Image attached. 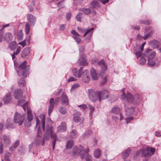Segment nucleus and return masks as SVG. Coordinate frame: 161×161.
I'll use <instances>...</instances> for the list:
<instances>
[{"label":"nucleus","mask_w":161,"mask_h":161,"mask_svg":"<svg viewBox=\"0 0 161 161\" xmlns=\"http://www.w3.org/2000/svg\"><path fill=\"white\" fill-rule=\"evenodd\" d=\"M59 112L62 114H65L67 113V109L64 107L59 108L58 109Z\"/></svg>","instance_id":"nucleus-40"},{"label":"nucleus","mask_w":161,"mask_h":161,"mask_svg":"<svg viewBox=\"0 0 161 161\" xmlns=\"http://www.w3.org/2000/svg\"><path fill=\"white\" fill-rule=\"evenodd\" d=\"M27 62L24 61L19 67V69H21L20 71H18L17 74L19 76H23L26 77L29 72L28 68L26 67Z\"/></svg>","instance_id":"nucleus-5"},{"label":"nucleus","mask_w":161,"mask_h":161,"mask_svg":"<svg viewBox=\"0 0 161 161\" xmlns=\"http://www.w3.org/2000/svg\"><path fill=\"white\" fill-rule=\"evenodd\" d=\"M93 30L94 28H92L86 31V32L83 35L84 36H85L86 35L88 34L86 38V41H89L91 40Z\"/></svg>","instance_id":"nucleus-15"},{"label":"nucleus","mask_w":161,"mask_h":161,"mask_svg":"<svg viewBox=\"0 0 161 161\" xmlns=\"http://www.w3.org/2000/svg\"><path fill=\"white\" fill-rule=\"evenodd\" d=\"M78 61L80 65H86L87 63L85 55L83 53L81 54Z\"/></svg>","instance_id":"nucleus-14"},{"label":"nucleus","mask_w":161,"mask_h":161,"mask_svg":"<svg viewBox=\"0 0 161 161\" xmlns=\"http://www.w3.org/2000/svg\"><path fill=\"white\" fill-rule=\"evenodd\" d=\"M101 151L99 149H97L95 150L94 152V156L96 158H98L100 156Z\"/></svg>","instance_id":"nucleus-37"},{"label":"nucleus","mask_w":161,"mask_h":161,"mask_svg":"<svg viewBox=\"0 0 161 161\" xmlns=\"http://www.w3.org/2000/svg\"><path fill=\"white\" fill-rule=\"evenodd\" d=\"M126 114L128 116L132 115L134 112V109L133 107L126 108Z\"/></svg>","instance_id":"nucleus-29"},{"label":"nucleus","mask_w":161,"mask_h":161,"mask_svg":"<svg viewBox=\"0 0 161 161\" xmlns=\"http://www.w3.org/2000/svg\"><path fill=\"white\" fill-rule=\"evenodd\" d=\"M50 137L53 139L52 141V144L53 148L54 150L57 139V135L56 133H54L53 128L52 126H51L50 128L49 127L48 129H47L46 131L44 136V139L48 141L49 140Z\"/></svg>","instance_id":"nucleus-2"},{"label":"nucleus","mask_w":161,"mask_h":161,"mask_svg":"<svg viewBox=\"0 0 161 161\" xmlns=\"http://www.w3.org/2000/svg\"><path fill=\"white\" fill-rule=\"evenodd\" d=\"M66 123L64 122H62L57 128V131L58 132H64L66 130Z\"/></svg>","instance_id":"nucleus-17"},{"label":"nucleus","mask_w":161,"mask_h":161,"mask_svg":"<svg viewBox=\"0 0 161 161\" xmlns=\"http://www.w3.org/2000/svg\"><path fill=\"white\" fill-rule=\"evenodd\" d=\"M79 86V85L78 84H75L73 85L71 88V90H73L75 89L78 88Z\"/></svg>","instance_id":"nucleus-61"},{"label":"nucleus","mask_w":161,"mask_h":161,"mask_svg":"<svg viewBox=\"0 0 161 161\" xmlns=\"http://www.w3.org/2000/svg\"><path fill=\"white\" fill-rule=\"evenodd\" d=\"M148 64L151 66H154L155 64V62L153 59H148Z\"/></svg>","instance_id":"nucleus-42"},{"label":"nucleus","mask_w":161,"mask_h":161,"mask_svg":"<svg viewBox=\"0 0 161 161\" xmlns=\"http://www.w3.org/2000/svg\"><path fill=\"white\" fill-rule=\"evenodd\" d=\"M71 17V13L70 12L68 13L66 15V18L67 19H69Z\"/></svg>","instance_id":"nucleus-64"},{"label":"nucleus","mask_w":161,"mask_h":161,"mask_svg":"<svg viewBox=\"0 0 161 161\" xmlns=\"http://www.w3.org/2000/svg\"><path fill=\"white\" fill-rule=\"evenodd\" d=\"M89 108L90 110V115H92L93 112L94 111V108L92 106L90 105H89Z\"/></svg>","instance_id":"nucleus-49"},{"label":"nucleus","mask_w":161,"mask_h":161,"mask_svg":"<svg viewBox=\"0 0 161 161\" xmlns=\"http://www.w3.org/2000/svg\"><path fill=\"white\" fill-rule=\"evenodd\" d=\"M27 17L28 20L31 23V25L34 26L36 22V18L31 14H28Z\"/></svg>","instance_id":"nucleus-16"},{"label":"nucleus","mask_w":161,"mask_h":161,"mask_svg":"<svg viewBox=\"0 0 161 161\" xmlns=\"http://www.w3.org/2000/svg\"><path fill=\"white\" fill-rule=\"evenodd\" d=\"M25 101L23 100H18V105L21 106L22 105L24 102Z\"/></svg>","instance_id":"nucleus-63"},{"label":"nucleus","mask_w":161,"mask_h":161,"mask_svg":"<svg viewBox=\"0 0 161 161\" xmlns=\"http://www.w3.org/2000/svg\"><path fill=\"white\" fill-rule=\"evenodd\" d=\"M120 109L117 106L113 107L111 111V112L114 114H117L120 113Z\"/></svg>","instance_id":"nucleus-32"},{"label":"nucleus","mask_w":161,"mask_h":161,"mask_svg":"<svg viewBox=\"0 0 161 161\" xmlns=\"http://www.w3.org/2000/svg\"><path fill=\"white\" fill-rule=\"evenodd\" d=\"M131 152L130 148H128L125 152H123L122 154V157L123 159L126 158L129 155Z\"/></svg>","instance_id":"nucleus-30"},{"label":"nucleus","mask_w":161,"mask_h":161,"mask_svg":"<svg viewBox=\"0 0 161 161\" xmlns=\"http://www.w3.org/2000/svg\"><path fill=\"white\" fill-rule=\"evenodd\" d=\"M98 64L101 66V71L100 72V75L102 76V74H104V72L107 69V67L105 64V62L104 60H102L99 61L98 63Z\"/></svg>","instance_id":"nucleus-13"},{"label":"nucleus","mask_w":161,"mask_h":161,"mask_svg":"<svg viewBox=\"0 0 161 161\" xmlns=\"http://www.w3.org/2000/svg\"><path fill=\"white\" fill-rule=\"evenodd\" d=\"M78 107L80 108H81L85 109L87 108V107L85 104H83L81 105H79Z\"/></svg>","instance_id":"nucleus-59"},{"label":"nucleus","mask_w":161,"mask_h":161,"mask_svg":"<svg viewBox=\"0 0 161 161\" xmlns=\"http://www.w3.org/2000/svg\"><path fill=\"white\" fill-rule=\"evenodd\" d=\"M83 11L84 13L86 14H89L91 12L90 9L89 8H83Z\"/></svg>","instance_id":"nucleus-46"},{"label":"nucleus","mask_w":161,"mask_h":161,"mask_svg":"<svg viewBox=\"0 0 161 161\" xmlns=\"http://www.w3.org/2000/svg\"><path fill=\"white\" fill-rule=\"evenodd\" d=\"M66 27V25L63 24L60 25L59 26V29L60 30H64L65 29Z\"/></svg>","instance_id":"nucleus-60"},{"label":"nucleus","mask_w":161,"mask_h":161,"mask_svg":"<svg viewBox=\"0 0 161 161\" xmlns=\"http://www.w3.org/2000/svg\"><path fill=\"white\" fill-rule=\"evenodd\" d=\"M153 31L151 30L149 33L146 34L143 37V39L144 40H146L149 37H151L153 35Z\"/></svg>","instance_id":"nucleus-41"},{"label":"nucleus","mask_w":161,"mask_h":161,"mask_svg":"<svg viewBox=\"0 0 161 161\" xmlns=\"http://www.w3.org/2000/svg\"><path fill=\"white\" fill-rule=\"evenodd\" d=\"M3 139L4 142L6 145H8L10 143L11 141L8 136L4 135L3 136Z\"/></svg>","instance_id":"nucleus-31"},{"label":"nucleus","mask_w":161,"mask_h":161,"mask_svg":"<svg viewBox=\"0 0 161 161\" xmlns=\"http://www.w3.org/2000/svg\"><path fill=\"white\" fill-rule=\"evenodd\" d=\"M28 102L25 103L23 105L22 107L25 111L27 109V119L24 121V125L25 126L28 127L31 126V122L33 119V115L31 110L28 108Z\"/></svg>","instance_id":"nucleus-3"},{"label":"nucleus","mask_w":161,"mask_h":161,"mask_svg":"<svg viewBox=\"0 0 161 161\" xmlns=\"http://www.w3.org/2000/svg\"><path fill=\"white\" fill-rule=\"evenodd\" d=\"M9 26V24H6V25H3L2 26V27L1 29L0 30V31L1 32H3V30L4 28L6 27H8Z\"/></svg>","instance_id":"nucleus-55"},{"label":"nucleus","mask_w":161,"mask_h":161,"mask_svg":"<svg viewBox=\"0 0 161 161\" xmlns=\"http://www.w3.org/2000/svg\"><path fill=\"white\" fill-rule=\"evenodd\" d=\"M89 97L90 99L93 102H95L97 99L99 100L98 92L95 93L92 89L88 90Z\"/></svg>","instance_id":"nucleus-8"},{"label":"nucleus","mask_w":161,"mask_h":161,"mask_svg":"<svg viewBox=\"0 0 161 161\" xmlns=\"http://www.w3.org/2000/svg\"><path fill=\"white\" fill-rule=\"evenodd\" d=\"M17 45L15 41H14L8 44V48L11 50H14L17 47Z\"/></svg>","instance_id":"nucleus-28"},{"label":"nucleus","mask_w":161,"mask_h":161,"mask_svg":"<svg viewBox=\"0 0 161 161\" xmlns=\"http://www.w3.org/2000/svg\"><path fill=\"white\" fill-rule=\"evenodd\" d=\"M70 136L72 138H74L76 137L77 135L76 131L75 130H73L70 133Z\"/></svg>","instance_id":"nucleus-43"},{"label":"nucleus","mask_w":161,"mask_h":161,"mask_svg":"<svg viewBox=\"0 0 161 161\" xmlns=\"http://www.w3.org/2000/svg\"><path fill=\"white\" fill-rule=\"evenodd\" d=\"M30 52L29 47L25 48L21 52V56L22 58H25L29 54Z\"/></svg>","instance_id":"nucleus-22"},{"label":"nucleus","mask_w":161,"mask_h":161,"mask_svg":"<svg viewBox=\"0 0 161 161\" xmlns=\"http://www.w3.org/2000/svg\"><path fill=\"white\" fill-rule=\"evenodd\" d=\"M83 67H81L78 71H77L76 68H74L72 70L73 75L75 77L80 78L81 77L82 74H83Z\"/></svg>","instance_id":"nucleus-12"},{"label":"nucleus","mask_w":161,"mask_h":161,"mask_svg":"<svg viewBox=\"0 0 161 161\" xmlns=\"http://www.w3.org/2000/svg\"><path fill=\"white\" fill-rule=\"evenodd\" d=\"M61 103L63 104L67 105L68 104V100L66 95L62 94L61 96Z\"/></svg>","instance_id":"nucleus-27"},{"label":"nucleus","mask_w":161,"mask_h":161,"mask_svg":"<svg viewBox=\"0 0 161 161\" xmlns=\"http://www.w3.org/2000/svg\"><path fill=\"white\" fill-rule=\"evenodd\" d=\"M133 117H130L128 118H127L126 119V123L127 124H128V123H129L130 122V121L131 120H132L133 119Z\"/></svg>","instance_id":"nucleus-58"},{"label":"nucleus","mask_w":161,"mask_h":161,"mask_svg":"<svg viewBox=\"0 0 161 161\" xmlns=\"http://www.w3.org/2000/svg\"><path fill=\"white\" fill-rule=\"evenodd\" d=\"M11 93L9 92L3 97V100L4 103H8L10 102L11 99Z\"/></svg>","instance_id":"nucleus-26"},{"label":"nucleus","mask_w":161,"mask_h":161,"mask_svg":"<svg viewBox=\"0 0 161 161\" xmlns=\"http://www.w3.org/2000/svg\"><path fill=\"white\" fill-rule=\"evenodd\" d=\"M86 161H92V156L89 154H87L85 157Z\"/></svg>","instance_id":"nucleus-48"},{"label":"nucleus","mask_w":161,"mask_h":161,"mask_svg":"<svg viewBox=\"0 0 161 161\" xmlns=\"http://www.w3.org/2000/svg\"><path fill=\"white\" fill-rule=\"evenodd\" d=\"M73 145V142L72 140H69L66 145V147L67 148H71L72 147Z\"/></svg>","instance_id":"nucleus-36"},{"label":"nucleus","mask_w":161,"mask_h":161,"mask_svg":"<svg viewBox=\"0 0 161 161\" xmlns=\"http://www.w3.org/2000/svg\"><path fill=\"white\" fill-rule=\"evenodd\" d=\"M150 154L149 150L148 148L142 150V155L144 157H147Z\"/></svg>","instance_id":"nucleus-33"},{"label":"nucleus","mask_w":161,"mask_h":161,"mask_svg":"<svg viewBox=\"0 0 161 161\" xmlns=\"http://www.w3.org/2000/svg\"><path fill=\"white\" fill-rule=\"evenodd\" d=\"M109 95V92L107 90H104L100 92H98L99 101L100 102L101 99H105L108 98Z\"/></svg>","instance_id":"nucleus-10"},{"label":"nucleus","mask_w":161,"mask_h":161,"mask_svg":"<svg viewBox=\"0 0 161 161\" xmlns=\"http://www.w3.org/2000/svg\"><path fill=\"white\" fill-rule=\"evenodd\" d=\"M151 22V21H149L148 20H146V21H141V23H143V24L146 25H148L150 24Z\"/></svg>","instance_id":"nucleus-56"},{"label":"nucleus","mask_w":161,"mask_h":161,"mask_svg":"<svg viewBox=\"0 0 161 161\" xmlns=\"http://www.w3.org/2000/svg\"><path fill=\"white\" fill-rule=\"evenodd\" d=\"M156 54V53L152 50L147 49L145 52L144 55L147 57L148 59H153Z\"/></svg>","instance_id":"nucleus-11"},{"label":"nucleus","mask_w":161,"mask_h":161,"mask_svg":"<svg viewBox=\"0 0 161 161\" xmlns=\"http://www.w3.org/2000/svg\"><path fill=\"white\" fill-rule=\"evenodd\" d=\"M122 91L123 94L121 96V98L123 100H125L127 102H132L133 100V97L131 95L127 92V94H126L124 92L123 90Z\"/></svg>","instance_id":"nucleus-9"},{"label":"nucleus","mask_w":161,"mask_h":161,"mask_svg":"<svg viewBox=\"0 0 161 161\" xmlns=\"http://www.w3.org/2000/svg\"><path fill=\"white\" fill-rule=\"evenodd\" d=\"M89 151V150L88 147L86 150L81 145L79 146H75L73 149L72 155L73 157L76 158L77 156L80 155L81 158L83 159L84 158L85 154H87Z\"/></svg>","instance_id":"nucleus-1"},{"label":"nucleus","mask_w":161,"mask_h":161,"mask_svg":"<svg viewBox=\"0 0 161 161\" xmlns=\"http://www.w3.org/2000/svg\"><path fill=\"white\" fill-rule=\"evenodd\" d=\"M23 95V92L20 89H18L15 91L14 96L16 99H19Z\"/></svg>","instance_id":"nucleus-19"},{"label":"nucleus","mask_w":161,"mask_h":161,"mask_svg":"<svg viewBox=\"0 0 161 161\" xmlns=\"http://www.w3.org/2000/svg\"><path fill=\"white\" fill-rule=\"evenodd\" d=\"M60 101V98L57 97L55 98V101L53 98H51L49 101L50 106L48 108V114L50 116L53 108L54 105H57Z\"/></svg>","instance_id":"nucleus-6"},{"label":"nucleus","mask_w":161,"mask_h":161,"mask_svg":"<svg viewBox=\"0 0 161 161\" xmlns=\"http://www.w3.org/2000/svg\"><path fill=\"white\" fill-rule=\"evenodd\" d=\"M64 1H61L58 2V7H61V8L64 7Z\"/></svg>","instance_id":"nucleus-52"},{"label":"nucleus","mask_w":161,"mask_h":161,"mask_svg":"<svg viewBox=\"0 0 161 161\" xmlns=\"http://www.w3.org/2000/svg\"><path fill=\"white\" fill-rule=\"evenodd\" d=\"M4 40L7 42H8L12 40L13 39V35L10 33H7L5 34L4 37Z\"/></svg>","instance_id":"nucleus-23"},{"label":"nucleus","mask_w":161,"mask_h":161,"mask_svg":"<svg viewBox=\"0 0 161 161\" xmlns=\"http://www.w3.org/2000/svg\"><path fill=\"white\" fill-rule=\"evenodd\" d=\"M40 123L39 120L37 119H36V126L38 129L37 133V137L35 141V143L36 146L39 145L41 143V142L42 143V145H43L44 144V140H42V138L41 136V133L42 131H43L42 129H41Z\"/></svg>","instance_id":"nucleus-4"},{"label":"nucleus","mask_w":161,"mask_h":161,"mask_svg":"<svg viewBox=\"0 0 161 161\" xmlns=\"http://www.w3.org/2000/svg\"><path fill=\"white\" fill-rule=\"evenodd\" d=\"M92 6L94 8H97L99 7V5L98 2L96 1H93L91 3Z\"/></svg>","instance_id":"nucleus-38"},{"label":"nucleus","mask_w":161,"mask_h":161,"mask_svg":"<svg viewBox=\"0 0 161 161\" xmlns=\"http://www.w3.org/2000/svg\"><path fill=\"white\" fill-rule=\"evenodd\" d=\"M149 43L150 45L154 48H158L160 47V45L159 42L155 40L150 41Z\"/></svg>","instance_id":"nucleus-18"},{"label":"nucleus","mask_w":161,"mask_h":161,"mask_svg":"<svg viewBox=\"0 0 161 161\" xmlns=\"http://www.w3.org/2000/svg\"><path fill=\"white\" fill-rule=\"evenodd\" d=\"M79 36H73V37L74 39L78 44H79L80 43L81 41V40L80 39Z\"/></svg>","instance_id":"nucleus-44"},{"label":"nucleus","mask_w":161,"mask_h":161,"mask_svg":"<svg viewBox=\"0 0 161 161\" xmlns=\"http://www.w3.org/2000/svg\"><path fill=\"white\" fill-rule=\"evenodd\" d=\"M19 141H17L14 144L13 146L16 149L19 146Z\"/></svg>","instance_id":"nucleus-53"},{"label":"nucleus","mask_w":161,"mask_h":161,"mask_svg":"<svg viewBox=\"0 0 161 161\" xmlns=\"http://www.w3.org/2000/svg\"><path fill=\"white\" fill-rule=\"evenodd\" d=\"M83 78L85 82H88L90 79L88 75V70L86 69L84 71L83 73Z\"/></svg>","instance_id":"nucleus-20"},{"label":"nucleus","mask_w":161,"mask_h":161,"mask_svg":"<svg viewBox=\"0 0 161 161\" xmlns=\"http://www.w3.org/2000/svg\"><path fill=\"white\" fill-rule=\"evenodd\" d=\"M39 117L41 119L42 124L40 122V126L41 129H42L43 131H44V127L45 126V116L44 114H41L39 116ZM39 121H40L39 120ZM40 122V121H39Z\"/></svg>","instance_id":"nucleus-21"},{"label":"nucleus","mask_w":161,"mask_h":161,"mask_svg":"<svg viewBox=\"0 0 161 161\" xmlns=\"http://www.w3.org/2000/svg\"><path fill=\"white\" fill-rule=\"evenodd\" d=\"M92 131L90 130H87L85 133L84 135V136L86 137L89 136L91 133Z\"/></svg>","instance_id":"nucleus-51"},{"label":"nucleus","mask_w":161,"mask_h":161,"mask_svg":"<svg viewBox=\"0 0 161 161\" xmlns=\"http://www.w3.org/2000/svg\"><path fill=\"white\" fill-rule=\"evenodd\" d=\"M30 26L29 23H26L25 27V33L26 35H28L30 32Z\"/></svg>","instance_id":"nucleus-39"},{"label":"nucleus","mask_w":161,"mask_h":161,"mask_svg":"<svg viewBox=\"0 0 161 161\" xmlns=\"http://www.w3.org/2000/svg\"><path fill=\"white\" fill-rule=\"evenodd\" d=\"M132 28L136 30H139L140 27L139 26L136 25V26H132Z\"/></svg>","instance_id":"nucleus-62"},{"label":"nucleus","mask_w":161,"mask_h":161,"mask_svg":"<svg viewBox=\"0 0 161 161\" xmlns=\"http://www.w3.org/2000/svg\"><path fill=\"white\" fill-rule=\"evenodd\" d=\"M23 33L22 30H20L17 35V39L18 41H20L23 39Z\"/></svg>","instance_id":"nucleus-35"},{"label":"nucleus","mask_w":161,"mask_h":161,"mask_svg":"<svg viewBox=\"0 0 161 161\" xmlns=\"http://www.w3.org/2000/svg\"><path fill=\"white\" fill-rule=\"evenodd\" d=\"M71 33L75 35V36H80L79 34L75 30H72L71 31Z\"/></svg>","instance_id":"nucleus-57"},{"label":"nucleus","mask_w":161,"mask_h":161,"mask_svg":"<svg viewBox=\"0 0 161 161\" xmlns=\"http://www.w3.org/2000/svg\"><path fill=\"white\" fill-rule=\"evenodd\" d=\"M140 64L142 65L145 64L146 62V59L143 57H141L140 60Z\"/></svg>","instance_id":"nucleus-47"},{"label":"nucleus","mask_w":161,"mask_h":161,"mask_svg":"<svg viewBox=\"0 0 161 161\" xmlns=\"http://www.w3.org/2000/svg\"><path fill=\"white\" fill-rule=\"evenodd\" d=\"M82 14L81 13H78L76 16V19L78 21H81V17Z\"/></svg>","instance_id":"nucleus-45"},{"label":"nucleus","mask_w":161,"mask_h":161,"mask_svg":"<svg viewBox=\"0 0 161 161\" xmlns=\"http://www.w3.org/2000/svg\"><path fill=\"white\" fill-rule=\"evenodd\" d=\"M136 55V57L137 58H139L142 55L141 51H138L136 52L135 53Z\"/></svg>","instance_id":"nucleus-54"},{"label":"nucleus","mask_w":161,"mask_h":161,"mask_svg":"<svg viewBox=\"0 0 161 161\" xmlns=\"http://www.w3.org/2000/svg\"><path fill=\"white\" fill-rule=\"evenodd\" d=\"M80 115V112H77L75 113L73 116H74V119L73 120L76 123H78L80 122V118L79 117Z\"/></svg>","instance_id":"nucleus-24"},{"label":"nucleus","mask_w":161,"mask_h":161,"mask_svg":"<svg viewBox=\"0 0 161 161\" xmlns=\"http://www.w3.org/2000/svg\"><path fill=\"white\" fill-rule=\"evenodd\" d=\"M18 84L20 87L25 86L26 83L24 79L23 78H20L18 80Z\"/></svg>","instance_id":"nucleus-34"},{"label":"nucleus","mask_w":161,"mask_h":161,"mask_svg":"<svg viewBox=\"0 0 161 161\" xmlns=\"http://www.w3.org/2000/svg\"><path fill=\"white\" fill-rule=\"evenodd\" d=\"M91 76L92 78L95 80H97L98 77L95 70L93 68H92L90 71Z\"/></svg>","instance_id":"nucleus-25"},{"label":"nucleus","mask_w":161,"mask_h":161,"mask_svg":"<svg viewBox=\"0 0 161 161\" xmlns=\"http://www.w3.org/2000/svg\"><path fill=\"white\" fill-rule=\"evenodd\" d=\"M25 115H22L19 113H16L14 117V121L15 123L21 125L22 124Z\"/></svg>","instance_id":"nucleus-7"},{"label":"nucleus","mask_w":161,"mask_h":161,"mask_svg":"<svg viewBox=\"0 0 161 161\" xmlns=\"http://www.w3.org/2000/svg\"><path fill=\"white\" fill-rule=\"evenodd\" d=\"M22 49V47L20 46H19L18 47L17 50L16 52H14V53L16 55H18L19 53L20 52L21 49Z\"/></svg>","instance_id":"nucleus-50"}]
</instances>
